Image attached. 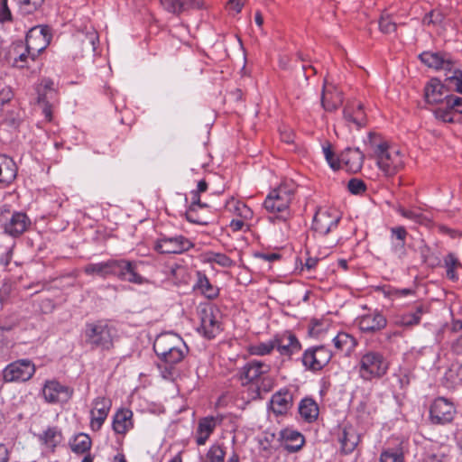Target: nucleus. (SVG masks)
I'll return each instance as SVG.
<instances>
[{
    "instance_id": "56",
    "label": "nucleus",
    "mask_w": 462,
    "mask_h": 462,
    "mask_svg": "<svg viewBox=\"0 0 462 462\" xmlns=\"http://www.w3.org/2000/svg\"><path fill=\"white\" fill-rule=\"evenodd\" d=\"M8 0H0V23H4L13 20L12 13L7 5Z\"/></svg>"
},
{
    "instance_id": "63",
    "label": "nucleus",
    "mask_w": 462,
    "mask_h": 462,
    "mask_svg": "<svg viewBox=\"0 0 462 462\" xmlns=\"http://www.w3.org/2000/svg\"><path fill=\"white\" fill-rule=\"evenodd\" d=\"M452 350L457 355H462V335L452 344Z\"/></svg>"
},
{
    "instance_id": "26",
    "label": "nucleus",
    "mask_w": 462,
    "mask_h": 462,
    "mask_svg": "<svg viewBox=\"0 0 462 462\" xmlns=\"http://www.w3.org/2000/svg\"><path fill=\"white\" fill-rule=\"evenodd\" d=\"M38 440L47 450L53 453L56 448L62 442L63 435L58 427H48L42 433L38 435Z\"/></svg>"
},
{
    "instance_id": "59",
    "label": "nucleus",
    "mask_w": 462,
    "mask_h": 462,
    "mask_svg": "<svg viewBox=\"0 0 462 462\" xmlns=\"http://www.w3.org/2000/svg\"><path fill=\"white\" fill-rule=\"evenodd\" d=\"M413 291L411 289H390L387 291L389 296H396V297H406L410 294H412Z\"/></svg>"
},
{
    "instance_id": "51",
    "label": "nucleus",
    "mask_w": 462,
    "mask_h": 462,
    "mask_svg": "<svg viewBox=\"0 0 462 462\" xmlns=\"http://www.w3.org/2000/svg\"><path fill=\"white\" fill-rule=\"evenodd\" d=\"M397 211L403 217L412 220L415 223L422 224L427 219L421 213L413 210H409L402 207H399Z\"/></svg>"
},
{
    "instance_id": "38",
    "label": "nucleus",
    "mask_w": 462,
    "mask_h": 462,
    "mask_svg": "<svg viewBox=\"0 0 462 462\" xmlns=\"http://www.w3.org/2000/svg\"><path fill=\"white\" fill-rule=\"evenodd\" d=\"M92 441L88 434L79 433L69 440V447L76 454H84L91 448Z\"/></svg>"
},
{
    "instance_id": "35",
    "label": "nucleus",
    "mask_w": 462,
    "mask_h": 462,
    "mask_svg": "<svg viewBox=\"0 0 462 462\" xmlns=\"http://www.w3.org/2000/svg\"><path fill=\"white\" fill-rule=\"evenodd\" d=\"M428 311V308L420 304L416 306L414 311L407 312L399 317L397 323L402 327L409 328L418 325L420 322L421 316Z\"/></svg>"
},
{
    "instance_id": "30",
    "label": "nucleus",
    "mask_w": 462,
    "mask_h": 462,
    "mask_svg": "<svg viewBox=\"0 0 462 462\" xmlns=\"http://www.w3.org/2000/svg\"><path fill=\"white\" fill-rule=\"evenodd\" d=\"M273 411L282 415L287 412L292 404V394L288 390H281L271 399Z\"/></svg>"
},
{
    "instance_id": "27",
    "label": "nucleus",
    "mask_w": 462,
    "mask_h": 462,
    "mask_svg": "<svg viewBox=\"0 0 462 462\" xmlns=\"http://www.w3.org/2000/svg\"><path fill=\"white\" fill-rule=\"evenodd\" d=\"M8 56L12 65L19 69L28 67L29 60H32L31 52H28L27 47L23 42L14 43L9 51Z\"/></svg>"
},
{
    "instance_id": "9",
    "label": "nucleus",
    "mask_w": 462,
    "mask_h": 462,
    "mask_svg": "<svg viewBox=\"0 0 462 462\" xmlns=\"http://www.w3.org/2000/svg\"><path fill=\"white\" fill-rule=\"evenodd\" d=\"M332 352L325 346L307 348L301 356L303 366L313 373L322 370L331 360Z\"/></svg>"
},
{
    "instance_id": "36",
    "label": "nucleus",
    "mask_w": 462,
    "mask_h": 462,
    "mask_svg": "<svg viewBox=\"0 0 462 462\" xmlns=\"http://www.w3.org/2000/svg\"><path fill=\"white\" fill-rule=\"evenodd\" d=\"M333 343L335 347L346 355L351 354L355 347L357 346V340L348 333L340 332L334 338Z\"/></svg>"
},
{
    "instance_id": "48",
    "label": "nucleus",
    "mask_w": 462,
    "mask_h": 462,
    "mask_svg": "<svg viewBox=\"0 0 462 462\" xmlns=\"http://www.w3.org/2000/svg\"><path fill=\"white\" fill-rule=\"evenodd\" d=\"M323 153L325 155V159L328 162V165L334 171H337L340 168L339 156H336V154L332 151L331 145L329 143L327 146H323Z\"/></svg>"
},
{
    "instance_id": "13",
    "label": "nucleus",
    "mask_w": 462,
    "mask_h": 462,
    "mask_svg": "<svg viewBox=\"0 0 462 462\" xmlns=\"http://www.w3.org/2000/svg\"><path fill=\"white\" fill-rule=\"evenodd\" d=\"M456 414V408L450 401L438 397L430 407V420L433 424L444 425L450 423Z\"/></svg>"
},
{
    "instance_id": "49",
    "label": "nucleus",
    "mask_w": 462,
    "mask_h": 462,
    "mask_svg": "<svg viewBox=\"0 0 462 462\" xmlns=\"http://www.w3.org/2000/svg\"><path fill=\"white\" fill-rule=\"evenodd\" d=\"M208 262L215 263L222 267H231L234 264L233 260L222 253H211Z\"/></svg>"
},
{
    "instance_id": "6",
    "label": "nucleus",
    "mask_w": 462,
    "mask_h": 462,
    "mask_svg": "<svg viewBox=\"0 0 462 462\" xmlns=\"http://www.w3.org/2000/svg\"><path fill=\"white\" fill-rule=\"evenodd\" d=\"M359 377L365 382L383 378L389 370V362L379 351L367 350L361 354L356 366Z\"/></svg>"
},
{
    "instance_id": "16",
    "label": "nucleus",
    "mask_w": 462,
    "mask_h": 462,
    "mask_svg": "<svg viewBox=\"0 0 462 462\" xmlns=\"http://www.w3.org/2000/svg\"><path fill=\"white\" fill-rule=\"evenodd\" d=\"M111 408L110 400L105 397H97L93 401V409L90 411V428L98 431L107 418Z\"/></svg>"
},
{
    "instance_id": "21",
    "label": "nucleus",
    "mask_w": 462,
    "mask_h": 462,
    "mask_svg": "<svg viewBox=\"0 0 462 462\" xmlns=\"http://www.w3.org/2000/svg\"><path fill=\"white\" fill-rule=\"evenodd\" d=\"M222 421V418L215 417V416H207L201 418L199 420L198 428H197V436H196V443L199 446L204 445L210 435L215 430L216 427L220 424Z\"/></svg>"
},
{
    "instance_id": "60",
    "label": "nucleus",
    "mask_w": 462,
    "mask_h": 462,
    "mask_svg": "<svg viewBox=\"0 0 462 462\" xmlns=\"http://www.w3.org/2000/svg\"><path fill=\"white\" fill-rule=\"evenodd\" d=\"M226 5L230 10H234L236 14H238L241 12L245 5V0H228Z\"/></svg>"
},
{
    "instance_id": "41",
    "label": "nucleus",
    "mask_w": 462,
    "mask_h": 462,
    "mask_svg": "<svg viewBox=\"0 0 462 462\" xmlns=\"http://www.w3.org/2000/svg\"><path fill=\"white\" fill-rule=\"evenodd\" d=\"M53 81L50 79H43L37 89L38 97L37 102H45V99H54L56 97V91L53 88Z\"/></svg>"
},
{
    "instance_id": "22",
    "label": "nucleus",
    "mask_w": 462,
    "mask_h": 462,
    "mask_svg": "<svg viewBox=\"0 0 462 462\" xmlns=\"http://www.w3.org/2000/svg\"><path fill=\"white\" fill-rule=\"evenodd\" d=\"M387 320L379 312L368 313L358 320L359 328L365 333H374L385 328Z\"/></svg>"
},
{
    "instance_id": "42",
    "label": "nucleus",
    "mask_w": 462,
    "mask_h": 462,
    "mask_svg": "<svg viewBox=\"0 0 462 462\" xmlns=\"http://www.w3.org/2000/svg\"><path fill=\"white\" fill-rule=\"evenodd\" d=\"M275 348V337L267 342H260L249 346V353L254 356H266L273 352Z\"/></svg>"
},
{
    "instance_id": "31",
    "label": "nucleus",
    "mask_w": 462,
    "mask_h": 462,
    "mask_svg": "<svg viewBox=\"0 0 462 462\" xmlns=\"http://www.w3.org/2000/svg\"><path fill=\"white\" fill-rule=\"evenodd\" d=\"M162 6L169 13L180 14L185 11L200 8L197 0H160Z\"/></svg>"
},
{
    "instance_id": "62",
    "label": "nucleus",
    "mask_w": 462,
    "mask_h": 462,
    "mask_svg": "<svg viewBox=\"0 0 462 462\" xmlns=\"http://www.w3.org/2000/svg\"><path fill=\"white\" fill-rule=\"evenodd\" d=\"M343 113H344V118L347 122L354 124V118H355L354 106H346L344 108Z\"/></svg>"
},
{
    "instance_id": "1",
    "label": "nucleus",
    "mask_w": 462,
    "mask_h": 462,
    "mask_svg": "<svg viewBox=\"0 0 462 462\" xmlns=\"http://www.w3.org/2000/svg\"><path fill=\"white\" fill-rule=\"evenodd\" d=\"M158 368L164 379H173L176 375V365L189 353V347L180 336L173 332L162 333L156 337L153 346Z\"/></svg>"
},
{
    "instance_id": "33",
    "label": "nucleus",
    "mask_w": 462,
    "mask_h": 462,
    "mask_svg": "<svg viewBox=\"0 0 462 462\" xmlns=\"http://www.w3.org/2000/svg\"><path fill=\"white\" fill-rule=\"evenodd\" d=\"M133 412L130 410H121L116 413L113 420V430L118 434H125L132 428Z\"/></svg>"
},
{
    "instance_id": "28",
    "label": "nucleus",
    "mask_w": 462,
    "mask_h": 462,
    "mask_svg": "<svg viewBox=\"0 0 462 462\" xmlns=\"http://www.w3.org/2000/svg\"><path fill=\"white\" fill-rule=\"evenodd\" d=\"M341 93L333 86H324L321 95V105L326 111L333 112L342 104Z\"/></svg>"
},
{
    "instance_id": "19",
    "label": "nucleus",
    "mask_w": 462,
    "mask_h": 462,
    "mask_svg": "<svg viewBox=\"0 0 462 462\" xmlns=\"http://www.w3.org/2000/svg\"><path fill=\"white\" fill-rule=\"evenodd\" d=\"M364 159L365 155L359 148L347 147L339 155L340 164L343 163L346 170L353 173L362 169Z\"/></svg>"
},
{
    "instance_id": "58",
    "label": "nucleus",
    "mask_w": 462,
    "mask_h": 462,
    "mask_svg": "<svg viewBox=\"0 0 462 462\" xmlns=\"http://www.w3.org/2000/svg\"><path fill=\"white\" fill-rule=\"evenodd\" d=\"M14 97V93L11 89V88H5L2 90H0V106H3L9 101L12 100Z\"/></svg>"
},
{
    "instance_id": "3",
    "label": "nucleus",
    "mask_w": 462,
    "mask_h": 462,
    "mask_svg": "<svg viewBox=\"0 0 462 462\" xmlns=\"http://www.w3.org/2000/svg\"><path fill=\"white\" fill-rule=\"evenodd\" d=\"M295 185L292 182L282 183L273 189L263 201L264 208L272 214H279L270 217V221H287L291 216L290 205L293 199Z\"/></svg>"
},
{
    "instance_id": "4",
    "label": "nucleus",
    "mask_w": 462,
    "mask_h": 462,
    "mask_svg": "<svg viewBox=\"0 0 462 462\" xmlns=\"http://www.w3.org/2000/svg\"><path fill=\"white\" fill-rule=\"evenodd\" d=\"M420 60L430 68L437 70H445L447 72L445 81L456 92L462 95V70L455 68L456 61L450 54L447 52L424 51L420 54Z\"/></svg>"
},
{
    "instance_id": "40",
    "label": "nucleus",
    "mask_w": 462,
    "mask_h": 462,
    "mask_svg": "<svg viewBox=\"0 0 462 462\" xmlns=\"http://www.w3.org/2000/svg\"><path fill=\"white\" fill-rule=\"evenodd\" d=\"M283 439L291 441L294 444L286 445L285 448L291 452L299 451L304 445V437L298 431L295 430H284L282 432Z\"/></svg>"
},
{
    "instance_id": "23",
    "label": "nucleus",
    "mask_w": 462,
    "mask_h": 462,
    "mask_svg": "<svg viewBox=\"0 0 462 462\" xmlns=\"http://www.w3.org/2000/svg\"><path fill=\"white\" fill-rule=\"evenodd\" d=\"M390 232L391 250L398 258H402L406 255L405 246L408 232L402 226L391 227Z\"/></svg>"
},
{
    "instance_id": "15",
    "label": "nucleus",
    "mask_w": 462,
    "mask_h": 462,
    "mask_svg": "<svg viewBox=\"0 0 462 462\" xmlns=\"http://www.w3.org/2000/svg\"><path fill=\"white\" fill-rule=\"evenodd\" d=\"M42 394L47 402H67L73 394V390L58 381H47L42 388Z\"/></svg>"
},
{
    "instance_id": "52",
    "label": "nucleus",
    "mask_w": 462,
    "mask_h": 462,
    "mask_svg": "<svg viewBox=\"0 0 462 462\" xmlns=\"http://www.w3.org/2000/svg\"><path fill=\"white\" fill-rule=\"evenodd\" d=\"M352 106H354V114H355L354 125L357 128H360V127L364 126L366 123V116L364 112L363 105L358 103V104H353Z\"/></svg>"
},
{
    "instance_id": "2",
    "label": "nucleus",
    "mask_w": 462,
    "mask_h": 462,
    "mask_svg": "<svg viewBox=\"0 0 462 462\" xmlns=\"http://www.w3.org/2000/svg\"><path fill=\"white\" fill-rule=\"evenodd\" d=\"M365 144L371 151L369 157L376 160L377 166L384 175L393 176L402 168L403 160L400 151L383 141L379 134L370 132Z\"/></svg>"
},
{
    "instance_id": "32",
    "label": "nucleus",
    "mask_w": 462,
    "mask_h": 462,
    "mask_svg": "<svg viewBox=\"0 0 462 462\" xmlns=\"http://www.w3.org/2000/svg\"><path fill=\"white\" fill-rule=\"evenodd\" d=\"M200 327L208 338H213L218 332L219 325L211 310L203 309L200 312Z\"/></svg>"
},
{
    "instance_id": "24",
    "label": "nucleus",
    "mask_w": 462,
    "mask_h": 462,
    "mask_svg": "<svg viewBox=\"0 0 462 462\" xmlns=\"http://www.w3.org/2000/svg\"><path fill=\"white\" fill-rule=\"evenodd\" d=\"M16 176L17 166L14 161L6 155H0V189L12 184Z\"/></svg>"
},
{
    "instance_id": "43",
    "label": "nucleus",
    "mask_w": 462,
    "mask_h": 462,
    "mask_svg": "<svg viewBox=\"0 0 462 462\" xmlns=\"http://www.w3.org/2000/svg\"><path fill=\"white\" fill-rule=\"evenodd\" d=\"M444 263L446 267L447 277L453 282L457 281L458 277L455 270L457 267H462V265L455 254L451 253L448 254L444 259Z\"/></svg>"
},
{
    "instance_id": "14",
    "label": "nucleus",
    "mask_w": 462,
    "mask_h": 462,
    "mask_svg": "<svg viewBox=\"0 0 462 462\" xmlns=\"http://www.w3.org/2000/svg\"><path fill=\"white\" fill-rule=\"evenodd\" d=\"M271 365L263 361L253 359L248 361L239 372V379L242 384L254 383L269 374ZM265 378H263L264 380Z\"/></svg>"
},
{
    "instance_id": "53",
    "label": "nucleus",
    "mask_w": 462,
    "mask_h": 462,
    "mask_svg": "<svg viewBox=\"0 0 462 462\" xmlns=\"http://www.w3.org/2000/svg\"><path fill=\"white\" fill-rule=\"evenodd\" d=\"M453 109L449 108L448 106L446 105L445 108L439 107L434 111L435 117L439 120H441L445 123H453Z\"/></svg>"
},
{
    "instance_id": "45",
    "label": "nucleus",
    "mask_w": 462,
    "mask_h": 462,
    "mask_svg": "<svg viewBox=\"0 0 462 462\" xmlns=\"http://www.w3.org/2000/svg\"><path fill=\"white\" fill-rule=\"evenodd\" d=\"M18 5L19 12L23 14H31L36 12L43 4L44 0H14Z\"/></svg>"
},
{
    "instance_id": "11",
    "label": "nucleus",
    "mask_w": 462,
    "mask_h": 462,
    "mask_svg": "<svg viewBox=\"0 0 462 462\" xmlns=\"http://www.w3.org/2000/svg\"><path fill=\"white\" fill-rule=\"evenodd\" d=\"M194 246L193 243L182 235H162L154 244V249L160 254H182Z\"/></svg>"
},
{
    "instance_id": "57",
    "label": "nucleus",
    "mask_w": 462,
    "mask_h": 462,
    "mask_svg": "<svg viewBox=\"0 0 462 462\" xmlns=\"http://www.w3.org/2000/svg\"><path fill=\"white\" fill-rule=\"evenodd\" d=\"M51 99H45V102H38V105L42 108V113L44 116V118L51 122L52 120V105L51 104Z\"/></svg>"
},
{
    "instance_id": "54",
    "label": "nucleus",
    "mask_w": 462,
    "mask_h": 462,
    "mask_svg": "<svg viewBox=\"0 0 462 462\" xmlns=\"http://www.w3.org/2000/svg\"><path fill=\"white\" fill-rule=\"evenodd\" d=\"M348 190L355 195L361 194L365 191V183L358 179H351L347 184Z\"/></svg>"
},
{
    "instance_id": "55",
    "label": "nucleus",
    "mask_w": 462,
    "mask_h": 462,
    "mask_svg": "<svg viewBox=\"0 0 462 462\" xmlns=\"http://www.w3.org/2000/svg\"><path fill=\"white\" fill-rule=\"evenodd\" d=\"M446 105L452 108L454 112L462 114V97L455 95L447 96Z\"/></svg>"
},
{
    "instance_id": "10",
    "label": "nucleus",
    "mask_w": 462,
    "mask_h": 462,
    "mask_svg": "<svg viewBox=\"0 0 462 462\" xmlns=\"http://www.w3.org/2000/svg\"><path fill=\"white\" fill-rule=\"evenodd\" d=\"M51 35L48 26H35L29 30L25 38V46L31 52L32 60H35L50 44Z\"/></svg>"
},
{
    "instance_id": "18",
    "label": "nucleus",
    "mask_w": 462,
    "mask_h": 462,
    "mask_svg": "<svg viewBox=\"0 0 462 462\" xmlns=\"http://www.w3.org/2000/svg\"><path fill=\"white\" fill-rule=\"evenodd\" d=\"M339 221V216L328 210H318L313 217L312 227L319 235L326 236L337 226Z\"/></svg>"
},
{
    "instance_id": "47",
    "label": "nucleus",
    "mask_w": 462,
    "mask_h": 462,
    "mask_svg": "<svg viewBox=\"0 0 462 462\" xmlns=\"http://www.w3.org/2000/svg\"><path fill=\"white\" fill-rule=\"evenodd\" d=\"M226 451L219 445L212 446L208 451L206 457L207 462H224Z\"/></svg>"
},
{
    "instance_id": "46",
    "label": "nucleus",
    "mask_w": 462,
    "mask_h": 462,
    "mask_svg": "<svg viewBox=\"0 0 462 462\" xmlns=\"http://www.w3.org/2000/svg\"><path fill=\"white\" fill-rule=\"evenodd\" d=\"M446 14L441 10L434 9L425 14L423 23L428 25H440L443 23Z\"/></svg>"
},
{
    "instance_id": "25",
    "label": "nucleus",
    "mask_w": 462,
    "mask_h": 462,
    "mask_svg": "<svg viewBox=\"0 0 462 462\" xmlns=\"http://www.w3.org/2000/svg\"><path fill=\"white\" fill-rule=\"evenodd\" d=\"M425 100L429 104H439L445 102L446 97V87L438 79H431L430 81L426 85L424 88Z\"/></svg>"
},
{
    "instance_id": "34",
    "label": "nucleus",
    "mask_w": 462,
    "mask_h": 462,
    "mask_svg": "<svg viewBox=\"0 0 462 462\" xmlns=\"http://www.w3.org/2000/svg\"><path fill=\"white\" fill-rule=\"evenodd\" d=\"M197 275L198 280L194 289L199 291L206 298L209 300L216 299L219 294V289L213 285L204 273L199 272Z\"/></svg>"
},
{
    "instance_id": "44",
    "label": "nucleus",
    "mask_w": 462,
    "mask_h": 462,
    "mask_svg": "<svg viewBox=\"0 0 462 462\" xmlns=\"http://www.w3.org/2000/svg\"><path fill=\"white\" fill-rule=\"evenodd\" d=\"M380 462H403V452L401 448H384L380 456Z\"/></svg>"
},
{
    "instance_id": "37",
    "label": "nucleus",
    "mask_w": 462,
    "mask_h": 462,
    "mask_svg": "<svg viewBox=\"0 0 462 462\" xmlns=\"http://www.w3.org/2000/svg\"><path fill=\"white\" fill-rule=\"evenodd\" d=\"M299 412L305 420L311 422L319 416L318 404L311 398H304L300 402Z\"/></svg>"
},
{
    "instance_id": "64",
    "label": "nucleus",
    "mask_w": 462,
    "mask_h": 462,
    "mask_svg": "<svg viewBox=\"0 0 462 462\" xmlns=\"http://www.w3.org/2000/svg\"><path fill=\"white\" fill-rule=\"evenodd\" d=\"M445 458L444 455L440 454H432L430 455L427 458V462H443V459Z\"/></svg>"
},
{
    "instance_id": "50",
    "label": "nucleus",
    "mask_w": 462,
    "mask_h": 462,
    "mask_svg": "<svg viewBox=\"0 0 462 462\" xmlns=\"http://www.w3.org/2000/svg\"><path fill=\"white\" fill-rule=\"evenodd\" d=\"M396 23L389 15H382L379 20L380 31L383 33H393L396 31Z\"/></svg>"
},
{
    "instance_id": "20",
    "label": "nucleus",
    "mask_w": 462,
    "mask_h": 462,
    "mask_svg": "<svg viewBox=\"0 0 462 462\" xmlns=\"http://www.w3.org/2000/svg\"><path fill=\"white\" fill-rule=\"evenodd\" d=\"M359 440L360 437L356 429L351 424H344L338 435L342 453L346 455L352 453L357 447Z\"/></svg>"
},
{
    "instance_id": "61",
    "label": "nucleus",
    "mask_w": 462,
    "mask_h": 462,
    "mask_svg": "<svg viewBox=\"0 0 462 462\" xmlns=\"http://www.w3.org/2000/svg\"><path fill=\"white\" fill-rule=\"evenodd\" d=\"M11 449L3 443H0V462H8L10 459Z\"/></svg>"
},
{
    "instance_id": "5",
    "label": "nucleus",
    "mask_w": 462,
    "mask_h": 462,
    "mask_svg": "<svg viewBox=\"0 0 462 462\" xmlns=\"http://www.w3.org/2000/svg\"><path fill=\"white\" fill-rule=\"evenodd\" d=\"M83 337L86 346L90 349L110 351L114 347L116 329L107 320L99 319L86 323Z\"/></svg>"
},
{
    "instance_id": "17",
    "label": "nucleus",
    "mask_w": 462,
    "mask_h": 462,
    "mask_svg": "<svg viewBox=\"0 0 462 462\" xmlns=\"http://www.w3.org/2000/svg\"><path fill=\"white\" fill-rule=\"evenodd\" d=\"M275 337V348L284 356L291 358L301 349V344L297 337L291 331L277 334Z\"/></svg>"
},
{
    "instance_id": "7",
    "label": "nucleus",
    "mask_w": 462,
    "mask_h": 462,
    "mask_svg": "<svg viewBox=\"0 0 462 462\" xmlns=\"http://www.w3.org/2000/svg\"><path fill=\"white\" fill-rule=\"evenodd\" d=\"M0 226L5 234L17 237L31 226V220L23 212H12L10 206H0Z\"/></svg>"
},
{
    "instance_id": "29",
    "label": "nucleus",
    "mask_w": 462,
    "mask_h": 462,
    "mask_svg": "<svg viewBox=\"0 0 462 462\" xmlns=\"http://www.w3.org/2000/svg\"><path fill=\"white\" fill-rule=\"evenodd\" d=\"M207 189H208V183H207V181L205 180H199L198 182L197 189L196 190H192L190 192L191 203L189 206V208H188V209H187V211L185 213L186 219L189 222H190V223H199L200 222L199 220L195 218V217L193 216V214H194L193 208H194V206H199L200 208H204L208 207V204L203 203L200 200V193H203V192L207 191Z\"/></svg>"
},
{
    "instance_id": "39",
    "label": "nucleus",
    "mask_w": 462,
    "mask_h": 462,
    "mask_svg": "<svg viewBox=\"0 0 462 462\" xmlns=\"http://www.w3.org/2000/svg\"><path fill=\"white\" fill-rule=\"evenodd\" d=\"M84 273L88 275L97 274L102 278L111 276L110 259L105 262L87 264L84 267Z\"/></svg>"
},
{
    "instance_id": "12",
    "label": "nucleus",
    "mask_w": 462,
    "mask_h": 462,
    "mask_svg": "<svg viewBox=\"0 0 462 462\" xmlns=\"http://www.w3.org/2000/svg\"><path fill=\"white\" fill-rule=\"evenodd\" d=\"M35 373L33 363L28 359L14 361L3 370V379L6 383L25 382Z\"/></svg>"
},
{
    "instance_id": "8",
    "label": "nucleus",
    "mask_w": 462,
    "mask_h": 462,
    "mask_svg": "<svg viewBox=\"0 0 462 462\" xmlns=\"http://www.w3.org/2000/svg\"><path fill=\"white\" fill-rule=\"evenodd\" d=\"M111 276L117 277L120 281L134 284H143L145 278L140 275L137 269V263L126 259H110Z\"/></svg>"
}]
</instances>
